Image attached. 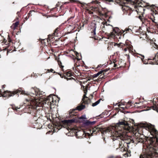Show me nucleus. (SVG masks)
Instances as JSON below:
<instances>
[{
  "mask_svg": "<svg viewBox=\"0 0 158 158\" xmlns=\"http://www.w3.org/2000/svg\"><path fill=\"white\" fill-rule=\"evenodd\" d=\"M32 88H32L31 89V91L28 94V92H26L25 91L23 90V91L25 92V93H24V92L23 93H21V92H20V93L22 94L29 95H30L32 97L30 99H26V100L27 101L30 102V104L32 106H36L37 107V101H36V99L35 98V94L34 91V90H32L31 89ZM23 91V90H22Z\"/></svg>",
  "mask_w": 158,
  "mask_h": 158,
  "instance_id": "obj_3",
  "label": "nucleus"
},
{
  "mask_svg": "<svg viewBox=\"0 0 158 158\" xmlns=\"http://www.w3.org/2000/svg\"><path fill=\"white\" fill-rule=\"evenodd\" d=\"M75 120L74 119H69L68 120H65L64 121L65 123H67V124L69 123H74L75 122Z\"/></svg>",
  "mask_w": 158,
  "mask_h": 158,
  "instance_id": "obj_13",
  "label": "nucleus"
},
{
  "mask_svg": "<svg viewBox=\"0 0 158 158\" xmlns=\"http://www.w3.org/2000/svg\"><path fill=\"white\" fill-rule=\"evenodd\" d=\"M131 31V29L129 28H126L125 29L124 31H123V33L125 31H126L127 32V31L129 32V31Z\"/></svg>",
  "mask_w": 158,
  "mask_h": 158,
  "instance_id": "obj_20",
  "label": "nucleus"
},
{
  "mask_svg": "<svg viewBox=\"0 0 158 158\" xmlns=\"http://www.w3.org/2000/svg\"><path fill=\"white\" fill-rule=\"evenodd\" d=\"M141 56H142V57L141 58V59L143 61V64H148V62H146V61L143 60L144 59V56H142V55H141Z\"/></svg>",
  "mask_w": 158,
  "mask_h": 158,
  "instance_id": "obj_19",
  "label": "nucleus"
},
{
  "mask_svg": "<svg viewBox=\"0 0 158 158\" xmlns=\"http://www.w3.org/2000/svg\"><path fill=\"white\" fill-rule=\"evenodd\" d=\"M80 118L82 119H86V118L85 116V115H82L80 117Z\"/></svg>",
  "mask_w": 158,
  "mask_h": 158,
  "instance_id": "obj_25",
  "label": "nucleus"
},
{
  "mask_svg": "<svg viewBox=\"0 0 158 158\" xmlns=\"http://www.w3.org/2000/svg\"><path fill=\"white\" fill-rule=\"evenodd\" d=\"M100 67V66L98 65V67Z\"/></svg>",
  "mask_w": 158,
  "mask_h": 158,
  "instance_id": "obj_43",
  "label": "nucleus"
},
{
  "mask_svg": "<svg viewBox=\"0 0 158 158\" xmlns=\"http://www.w3.org/2000/svg\"><path fill=\"white\" fill-rule=\"evenodd\" d=\"M4 88V86H3V88Z\"/></svg>",
  "mask_w": 158,
  "mask_h": 158,
  "instance_id": "obj_48",
  "label": "nucleus"
},
{
  "mask_svg": "<svg viewBox=\"0 0 158 158\" xmlns=\"http://www.w3.org/2000/svg\"><path fill=\"white\" fill-rule=\"evenodd\" d=\"M151 108L154 110H156L158 112V106H153L151 107Z\"/></svg>",
  "mask_w": 158,
  "mask_h": 158,
  "instance_id": "obj_18",
  "label": "nucleus"
},
{
  "mask_svg": "<svg viewBox=\"0 0 158 158\" xmlns=\"http://www.w3.org/2000/svg\"><path fill=\"white\" fill-rule=\"evenodd\" d=\"M96 27L95 25L94 26V29L92 30L93 31H91V33L93 34L94 35H96Z\"/></svg>",
  "mask_w": 158,
  "mask_h": 158,
  "instance_id": "obj_17",
  "label": "nucleus"
},
{
  "mask_svg": "<svg viewBox=\"0 0 158 158\" xmlns=\"http://www.w3.org/2000/svg\"><path fill=\"white\" fill-rule=\"evenodd\" d=\"M31 89L34 90V91L35 94V96H39L40 97H41V95H45L44 92H43L42 91H40L37 88H32Z\"/></svg>",
  "mask_w": 158,
  "mask_h": 158,
  "instance_id": "obj_9",
  "label": "nucleus"
},
{
  "mask_svg": "<svg viewBox=\"0 0 158 158\" xmlns=\"http://www.w3.org/2000/svg\"><path fill=\"white\" fill-rule=\"evenodd\" d=\"M128 156V154H125V156Z\"/></svg>",
  "mask_w": 158,
  "mask_h": 158,
  "instance_id": "obj_37",
  "label": "nucleus"
},
{
  "mask_svg": "<svg viewBox=\"0 0 158 158\" xmlns=\"http://www.w3.org/2000/svg\"><path fill=\"white\" fill-rule=\"evenodd\" d=\"M125 3L121 6L122 9L124 14L128 15H130L132 13V11L129 6L125 5Z\"/></svg>",
  "mask_w": 158,
  "mask_h": 158,
  "instance_id": "obj_6",
  "label": "nucleus"
},
{
  "mask_svg": "<svg viewBox=\"0 0 158 158\" xmlns=\"http://www.w3.org/2000/svg\"><path fill=\"white\" fill-rule=\"evenodd\" d=\"M117 105H118V103H116L115 105H114V106H116Z\"/></svg>",
  "mask_w": 158,
  "mask_h": 158,
  "instance_id": "obj_40",
  "label": "nucleus"
},
{
  "mask_svg": "<svg viewBox=\"0 0 158 158\" xmlns=\"http://www.w3.org/2000/svg\"><path fill=\"white\" fill-rule=\"evenodd\" d=\"M128 50V48H125L124 49V50L125 52L127 51Z\"/></svg>",
  "mask_w": 158,
  "mask_h": 158,
  "instance_id": "obj_29",
  "label": "nucleus"
},
{
  "mask_svg": "<svg viewBox=\"0 0 158 158\" xmlns=\"http://www.w3.org/2000/svg\"><path fill=\"white\" fill-rule=\"evenodd\" d=\"M71 75H72L69 72H67V74H66V76L68 77H70Z\"/></svg>",
  "mask_w": 158,
  "mask_h": 158,
  "instance_id": "obj_24",
  "label": "nucleus"
},
{
  "mask_svg": "<svg viewBox=\"0 0 158 158\" xmlns=\"http://www.w3.org/2000/svg\"><path fill=\"white\" fill-rule=\"evenodd\" d=\"M64 78H66V79H67L68 80V79H69V78H66V77H65V76L64 77Z\"/></svg>",
  "mask_w": 158,
  "mask_h": 158,
  "instance_id": "obj_39",
  "label": "nucleus"
},
{
  "mask_svg": "<svg viewBox=\"0 0 158 158\" xmlns=\"http://www.w3.org/2000/svg\"><path fill=\"white\" fill-rule=\"evenodd\" d=\"M121 108H123V109H124V107H121Z\"/></svg>",
  "mask_w": 158,
  "mask_h": 158,
  "instance_id": "obj_42",
  "label": "nucleus"
},
{
  "mask_svg": "<svg viewBox=\"0 0 158 158\" xmlns=\"http://www.w3.org/2000/svg\"><path fill=\"white\" fill-rule=\"evenodd\" d=\"M71 1H73V2H76L80 3L81 5V6L84 8H87V6L88 5V4H87L85 3H81L79 1H75L74 0H71Z\"/></svg>",
  "mask_w": 158,
  "mask_h": 158,
  "instance_id": "obj_11",
  "label": "nucleus"
},
{
  "mask_svg": "<svg viewBox=\"0 0 158 158\" xmlns=\"http://www.w3.org/2000/svg\"><path fill=\"white\" fill-rule=\"evenodd\" d=\"M151 133L155 137L150 138L148 144L143 149L146 150V153L144 152L140 156V158H158V131L154 127L152 128Z\"/></svg>",
  "mask_w": 158,
  "mask_h": 158,
  "instance_id": "obj_1",
  "label": "nucleus"
},
{
  "mask_svg": "<svg viewBox=\"0 0 158 158\" xmlns=\"http://www.w3.org/2000/svg\"><path fill=\"white\" fill-rule=\"evenodd\" d=\"M157 28H158V25L157 26Z\"/></svg>",
  "mask_w": 158,
  "mask_h": 158,
  "instance_id": "obj_50",
  "label": "nucleus"
},
{
  "mask_svg": "<svg viewBox=\"0 0 158 158\" xmlns=\"http://www.w3.org/2000/svg\"><path fill=\"white\" fill-rule=\"evenodd\" d=\"M93 2H92L91 3H92Z\"/></svg>",
  "mask_w": 158,
  "mask_h": 158,
  "instance_id": "obj_44",
  "label": "nucleus"
},
{
  "mask_svg": "<svg viewBox=\"0 0 158 158\" xmlns=\"http://www.w3.org/2000/svg\"><path fill=\"white\" fill-rule=\"evenodd\" d=\"M113 31H114L115 33H116L117 32H118L119 29L118 28L116 27L115 28L113 29Z\"/></svg>",
  "mask_w": 158,
  "mask_h": 158,
  "instance_id": "obj_21",
  "label": "nucleus"
},
{
  "mask_svg": "<svg viewBox=\"0 0 158 158\" xmlns=\"http://www.w3.org/2000/svg\"><path fill=\"white\" fill-rule=\"evenodd\" d=\"M141 16H139V19H141Z\"/></svg>",
  "mask_w": 158,
  "mask_h": 158,
  "instance_id": "obj_41",
  "label": "nucleus"
},
{
  "mask_svg": "<svg viewBox=\"0 0 158 158\" xmlns=\"http://www.w3.org/2000/svg\"><path fill=\"white\" fill-rule=\"evenodd\" d=\"M115 158H121L119 156H117V157H116Z\"/></svg>",
  "mask_w": 158,
  "mask_h": 158,
  "instance_id": "obj_38",
  "label": "nucleus"
},
{
  "mask_svg": "<svg viewBox=\"0 0 158 158\" xmlns=\"http://www.w3.org/2000/svg\"><path fill=\"white\" fill-rule=\"evenodd\" d=\"M101 99H99L96 102H95V103H93L92 104V106H95L97 105H98V104H99V103L100 102Z\"/></svg>",
  "mask_w": 158,
  "mask_h": 158,
  "instance_id": "obj_15",
  "label": "nucleus"
},
{
  "mask_svg": "<svg viewBox=\"0 0 158 158\" xmlns=\"http://www.w3.org/2000/svg\"><path fill=\"white\" fill-rule=\"evenodd\" d=\"M104 70V72L105 71V72H106L107 71V69H104V70Z\"/></svg>",
  "mask_w": 158,
  "mask_h": 158,
  "instance_id": "obj_35",
  "label": "nucleus"
},
{
  "mask_svg": "<svg viewBox=\"0 0 158 158\" xmlns=\"http://www.w3.org/2000/svg\"><path fill=\"white\" fill-rule=\"evenodd\" d=\"M19 108H19V107H15V108H13V109L14 110L15 109V110H17V109H19Z\"/></svg>",
  "mask_w": 158,
  "mask_h": 158,
  "instance_id": "obj_30",
  "label": "nucleus"
},
{
  "mask_svg": "<svg viewBox=\"0 0 158 158\" xmlns=\"http://www.w3.org/2000/svg\"><path fill=\"white\" fill-rule=\"evenodd\" d=\"M120 127L118 128V130L116 131L115 136L113 138L114 141L119 139L123 140V142H119L120 147L123 148V146H127L129 148L133 145L134 143L137 144L139 142L142 143L143 141V139L141 137L142 135L139 133L135 134V136L134 139L131 140L128 138L127 139L126 137V131L123 129L120 130Z\"/></svg>",
  "mask_w": 158,
  "mask_h": 158,
  "instance_id": "obj_2",
  "label": "nucleus"
},
{
  "mask_svg": "<svg viewBox=\"0 0 158 158\" xmlns=\"http://www.w3.org/2000/svg\"><path fill=\"white\" fill-rule=\"evenodd\" d=\"M60 77H61V78H63V76H62V75H61V74H60Z\"/></svg>",
  "mask_w": 158,
  "mask_h": 158,
  "instance_id": "obj_36",
  "label": "nucleus"
},
{
  "mask_svg": "<svg viewBox=\"0 0 158 158\" xmlns=\"http://www.w3.org/2000/svg\"><path fill=\"white\" fill-rule=\"evenodd\" d=\"M154 6V5H152L151 6Z\"/></svg>",
  "mask_w": 158,
  "mask_h": 158,
  "instance_id": "obj_45",
  "label": "nucleus"
},
{
  "mask_svg": "<svg viewBox=\"0 0 158 158\" xmlns=\"http://www.w3.org/2000/svg\"><path fill=\"white\" fill-rule=\"evenodd\" d=\"M141 1L142 0H136L135 2L139 4V3L141 2Z\"/></svg>",
  "mask_w": 158,
  "mask_h": 158,
  "instance_id": "obj_27",
  "label": "nucleus"
},
{
  "mask_svg": "<svg viewBox=\"0 0 158 158\" xmlns=\"http://www.w3.org/2000/svg\"><path fill=\"white\" fill-rule=\"evenodd\" d=\"M105 140V139L104 138V140Z\"/></svg>",
  "mask_w": 158,
  "mask_h": 158,
  "instance_id": "obj_47",
  "label": "nucleus"
},
{
  "mask_svg": "<svg viewBox=\"0 0 158 158\" xmlns=\"http://www.w3.org/2000/svg\"><path fill=\"white\" fill-rule=\"evenodd\" d=\"M87 98V97L86 96V95L85 94H84L83 96V98L82 99V100L83 101V102L84 103H85V104H88V102L89 101V99H88L87 101H85L84 100V99L85 98Z\"/></svg>",
  "mask_w": 158,
  "mask_h": 158,
  "instance_id": "obj_14",
  "label": "nucleus"
},
{
  "mask_svg": "<svg viewBox=\"0 0 158 158\" xmlns=\"http://www.w3.org/2000/svg\"><path fill=\"white\" fill-rule=\"evenodd\" d=\"M19 24V22H16L15 23H13V25L11 26V28L13 29V30H15L16 27Z\"/></svg>",
  "mask_w": 158,
  "mask_h": 158,
  "instance_id": "obj_12",
  "label": "nucleus"
},
{
  "mask_svg": "<svg viewBox=\"0 0 158 158\" xmlns=\"http://www.w3.org/2000/svg\"><path fill=\"white\" fill-rule=\"evenodd\" d=\"M106 130H105L99 127H96L93 129V133H97L99 131H101L102 133L104 134V132H106Z\"/></svg>",
  "mask_w": 158,
  "mask_h": 158,
  "instance_id": "obj_10",
  "label": "nucleus"
},
{
  "mask_svg": "<svg viewBox=\"0 0 158 158\" xmlns=\"http://www.w3.org/2000/svg\"><path fill=\"white\" fill-rule=\"evenodd\" d=\"M103 72H104V70L101 71L100 72H98L97 73H96L94 75V77H97L100 74H102Z\"/></svg>",
  "mask_w": 158,
  "mask_h": 158,
  "instance_id": "obj_16",
  "label": "nucleus"
},
{
  "mask_svg": "<svg viewBox=\"0 0 158 158\" xmlns=\"http://www.w3.org/2000/svg\"><path fill=\"white\" fill-rule=\"evenodd\" d=\"M127 0V1H129V0Z\"/></svg>",
  "mask_w": 158,
  "mask_h": 158,
  "instance_id": "obj_49",
  "label": "nucleus"
},
{
  "mask_svg": "<svg viewBox=\"0 0 158 158\" xmlns=\"http://www.w3.org/2000/svg\"><path fill=\"white\" fill-rule=\"evenodd\" d=\"M47 71H48V72H52V73H56V72L55 71H54V70L52 69H48Z\"/></svg>",
  "mask_w": 158,
  "mask_h": 158,
  "instance_id": "obj_23",
  "label": "nucleus"
},
{
  "mask_svg": "<svg viewBox=\"0 0 158 158\" xmlns=\"http://www.w3.org/2000/svg\"><path fill=\"white\" fill-rule=\"evenodd\" d=\"M121 105H118L119 106H120Z\"/></svg>",
  "mask_w": 158,
  "mask_h": 158,
  "instance_id": "obj_46",
  "label": "nucleus"
},
{
  "mask_svg": "<svg viewBox=\"0 0 158 158\" xmlns=\"http://www.w3.org/2000/svg\"><path fill=\"white\" fill-rule=\"evenodd\" d=\"M20 92H21V93H23V91H22V89L20 88L13 92H11L8 91H5L4 92L2 96L3 97H7L8 98L14 96L17 93H20ZM25 92L24 91V93H25Z\"/></svg>",
  "mask_w": 158,
  "mask_h": 158,
  "instance_id": "obj_4",
  "label": "nucleus"
},
{
  "mask_svg": "<svg viewBox=\"0 0 158 158\" xmlns=\"http://www.w3.org/2000/svg\"><path fill=\"white\" fill-rule=\"evenodd\" d=\"M117 66V64H114V67H116Z\"/></svg>",
  "mask_w": 158,
  "mask_h": 158,
  "instance_id": "obj_32",
  "label": "nucleus"
},
{
  "mask_svg": "<svg viewBox=\"0 0 158 158\" xmlns=\"http://www.w3.org/2000/svg\"><path fill=\"white\" fill-rule=\"evenodd\" d=\"M153 46L155 48H157L158 47V46L155 43L154 44V45H153Z\"/></svg>",
  "mask_w": 158,
  "mask_h": 158,
  "instance_id": "obj_26",
  "label": "nucleus"
},
{
  "mask_svg": "<svg viewBox=\"0 0 158 158\" xmlns=\"http://www.w3.org/2000/svg\"><path fill=\"white\" fill-rule=\"evenodd\" d=\"M131 103V101H129L128 102V104H130Z\"/></svg>",
  "mask_w": 158,
  "mask_h": 158,
  "instance_id": "obj_33",
  "label": "nucleus"
},
{
  "mask_svg": "<svg viewBox=\"0 0 158 158\" xmlns=\"http://www.w3.org/2000/svg\"><path fill=\"white\" fill-rule=\"evenodd\" d=\"M45 103H47L48 106L52 107V105H53L54 100L52 96L51 95L45 98Z\"/></svg>",
  "mask_w": 158,
  "mask_h": 158,
  "instance_id": "obj_7",
  "label": "nucleus"
},
{
  "mask_svg": "<svg viewBox=\"0 0 158 158\" xmlns=\"http://www.w3.org/2000/svg\"><path fill=\"white\" fill-rule=\"evenodd\" d=\"M96 123V121H95L91 122V125L94 124V123Z\"/></svg>",
  "mask_w": 158,
  "mask_h": 158,
  "instance_id": "obj_28",
  "label": "nucleus"
},
{
  "mask_svg": "<svg viewBox=\"0 0 158 158\" xmlns=\"http://www.w3.org/2000/svg\"><path fill=\"white\" fill-rule=\"evenodd\" d=\"M149 64H154L153 63L152 61H150L149 62Z\"/></svg>",
  "mask_w": 158,
  "mask_h": 158,
  "instance_id": "obj_31",
  "label": "nucleus"
},
{
  "mask_svg": "<svg viewBox=\"0 0 158 158\" xmlns=\"http://www.w3.org/2000/svg\"><path fill=\"white\" fill-rule=\"evenodd\" d=\"M85 124L86 125H91V122L89 121H87L85 122Z\"/></svg>",
  "mask_w": 158,
  "mask_h": 158,
  "instance_id": "obj_22",
  "label": "nucleus"
},
{
  "mask_svg": "<svg viewBox=\"0 0 158 158\" xmlns=\"http://www.w3.org/2000/svg\"><path fill=\"white\" fill-rule=\"evenodd\" d=\"M85 107V106L84 105H81L78 106L76 108L73 109L72 110H71L69 111V114L70 116L71 115H73L74 114V111L76 110H82L84 109Z\"/></svg>",
  "mask_w": 158,
  "mask_h": 158,
  "instance_id": "obj_8",
  "label": "nucleus"
},
{
  "mask_svg": "<svg viewBox=\"0 0 158 158\" xmlns=\"http://www.w3.org/2000/svg\"><path fill=\"white\" fill-rule=\"evenodd\" d=\"M117 124L118 125H122L124 126V127L123 128H121L120 127H118L116 129V130L114 131V132L113 133V136H115V133L116 131H117V130H118V128L119 127H120V130H121L123 129H124L125 130H126V132H127V128L128 127V123H127V121H126L124 120H122L121 121H119L117 123Z\"/></svg>",
  "mask_w": 158,
  "mask_h": 158,
  "instance_id": "obj_5",
  "label": "nucleus"
},
{
  "mask_svg": "<svg viewBox=\"0 0 158 158\" xmlns=\"http://www.w3.org/2000/svg\"><path fill=\"white\" fill-rule=\"evenodd\" d=\"M113 156H110L108 158H113Z\"/></svg>",
  "mask_w": 158,
  "mask_h": 158,
  "instance_id": "obj_34",
  "label": "nucleus"
}]
</instances>
